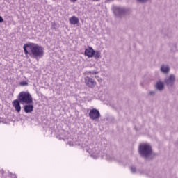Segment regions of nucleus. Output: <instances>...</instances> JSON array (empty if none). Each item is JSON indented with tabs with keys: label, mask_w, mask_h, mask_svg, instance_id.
I'll use <instances>...</instances> for the list:
<instances>
[{
	"label": "nucleus",
	"mask_w": 178,
	"mask_h": 178,
	"mask_svg": "<svg viewBox=\"0 0 178 178\" xmlns=\"http://www.w3.org/2000/svg\"><path fill=\"white\" fill-rule=\"evenodd\" d=\"M130 169H131V173H136V172H137V170L136 169V167H134V166H131L130 168Z\"/></svg>",
	"instance_id": "dca6fc26"
},
{
	"label": "nucleus",
	"mask_w": 178,
	"mask_h": 178,
	"mask_svg": "<svg viewBox=\"0 0 178 178\" xmlns=\"http://www.w3.org/2000/svg\"><path fill=\"white\" fill-rule=\"evenodd\" d=\"M175 83H176V76L173 74H171L164 79V84L168 88H172L173 86H175Z\"/></svg>",
	"instance_id": "20e7f679"
},
{
	"label": "nucleus",
	"mask_w": 178,
	"mask_h": 178,
	"mask_svg": "<svg viewBox=\"0 0 178 178\" xmlns=\"http://www.w3.org/2000/svg\"><path fill=\"white\" fill-rule=\"evenodd\" d=\"M93 56L95 59H99V58H101V51H95Z\"/></svg>",
	"instance_id": "4468645a"
},
{
	"label": "nucleus",
	"mask_w": 178,
	"mask_h": 178,
	"mask_svg": "<svg viewBox=\"0 0 178 178\" xmlns=\"http://www.w3.org/2000/svg\"><path fill=\"white\" fill-rule=\"evenodd\" d=\"M156 94V91H150L149 92V95H150L151 97H154V95Z\"/></svg>",
	"instance_id": "a211bd4d"
},
{
	"label": "nucleus",
	"mask_w": 178,
	"mask_h": 178,
	"mask_svg": "<svg viewBox=\"0 0 178 178\" xmlns=\"http://www.w3.org/2000/svg\"><path fill=\"white\" fill-rule=\"evenodd\" d=\"M69 22L71 24L76 25L79 24L80 21L79 20V17L76 16H72L69 19Z\"/></svg>",
	"instance_id": "ddd939ff"
},
{
	"label": "nucleus",
	"mask_w": 178,
	"mask_h": 178,
	"mask_svg": "<svg viewBox=\"0 0 178 178\" xmlns=\"http://www.w3.org/2000/svg\"><path fill=\"white\" fill-rule=\"evenodd\" d=\"M25 113H31L34 111V106L33 104H28L24 106Z\"/></svg>",
	"instance_id": "9b49d317"
},
{
	"label": "nucleus",
	"mask_w": 178,
	"mask_h": 178,
	"mask_svg": "<svg viewBox=\"0 0 178 178\" xmlns=\"http://www.w3.org/2000/svg\"><path fill=\"white\" fill-rule=\"evenodd\" d=\"M84 80L86 86L89 87V88H94V87L97 86V81H95L94 79L90 78V76L85 77Z\"/></svg>",
	"instance_id": "0eeeda50"
},
{
	"label": "nucleus",
	"mask_w": 178,
	"mask_h": 178,
	"mask_svg": "<svg viewBox=\"0 0 178 178\" xmlns=\"http://www.w3.org/2000/svg\"><path fill=\"white\" fill-rule=\"evenodd\" d=\"M93 1H96L97 2H98V1H100V0H93Z\"/></svg>",
	"instance_id": "412c9836"
},
{
	"label": "nucleus",
	"mask_w": 178,
	"mask_h": 178,
	"mask_svg": "<svg viewBox=\"0 0 178 178\" xmlns=\"http://www.w3.org/2000/svg\"><path fill=\"white\" fill-rule=\"evenodd\" d=\"M70 2H72L73 3H74V2H77V0H70Z\"/></svg>",
	"instance_id": "aec40b11"
},
{
	"label": "nucleus",
	"mask_w": 178,
	"mask_h": 178,
	"mask_svg": "<svg viewBox=\"0 0 178 178\" xmlns=\"http://www.w3.org/2000/svg\"><path fill=\"white\" fill-rule=\"evenodd\" d=\"M0 23H3V18L0 16Z\"/></svg>",
	"instance_id": "6ab92c4d"
},
{
	"label": "nucleus",
	"mask_w": 178,
	"mask_h": 178,
	"mask_svg": "<svg viewBox=\"0 0 178 178\" xmlns=\"http://www.w3.org/2000/svg\"><path fill=\"white\" fill-rule=\"evenodd\" d=\"M95 54V50L92 47H89L85 49L84 55L88 58H94V54Z\"/></svg>",
	"instance_id": "6e6552de"
},
{
	"label": "nucleus",
	"mask_w": 178,
	"mask_h": 178,
	"mask_svg": "<svg viewBox=\"0 0 178 178\" xmlns=\"http://www.w3.org/2000/svg\"><path fill=\"white\" fill-rule=\"evenodd\" d=\"M113 10L115 16H123V15H126V13H127V9L118 6L113 7Z\"/></svg>",
	"instance_id": "423d86ee"
},
{
	"label": "nucleus",
	"mask_w": 178,
	"mask_h": 178,
	"mask_svg": "<svg viewBox=\"0 0 178 178\" xmlns=\"http://www.w3.org/2000/svg\"><path fill=\"white\" fill-rule=\"evenodd\" d=\"M12 104L15 111L18 112V113H20V111H22V106H20V101H19V99H15L12 102Z\"/></svg>",
	"instance_id": "1a4fd4ad"
},
{
	"label": "nucleus",
	"mask_w": 178,
	"mask_h": 178,
	"mask_svg": "<svg viewBox=\"0 0 178 178\" xmlns=\"http://www.w3.org/2000/svg\"><path fill=\"white\" fill-rule=\"evenodd\" d=\"M24 52L26 56H31L34 59H38V58H42L44 56V47L38 44L29 42L26 43L23 47Z\"/></svg>",
	"instance_id": "f257e3e1"
},
{
	"label": "nucleus",
	"mask_w": 178,
	"mask_h": 178,
	"mask_svg": "<svg viewBox=\"0 0 178 178\" xmlns=\"http://www.w3.org/2000/svg\"><path fill=\"white\" fill-rule=\"evenodd\" d=\"M160 70L164 74H168L170 72V67H169V65H162Z\"/></svg>",
	"instance_id": "f8f14e48"
},
{
	"label": "nucleus",
	"mask_w": 178,
	"mask_h": 178,
	"mask_svg": "<svg viewBox=\"0 0 178 178\" xmlns=\"http://www.w3.org/2000/svg\"><path fill=\"white\" fill-rule=\"evenodd\" d=\"M89 118L92 120H98L101 118V113L97 108H92L90 110Z\"/></svg>",
	"instance_id": "39448f33"
},
{
	"label": "nucleus",
	"mask_w": 178,
	"mask_h": 178,
	"mask_svg": "<svg viewBox=\"0 0 178 178\" xmlns=\"http://www.w3.org/2000/svg\"><path fill=\"white\" fill-rule=\"evenodd\" d=\"M139 3H147L149 0H136Z\"/></svg>",
	"instance_id": "2eb2a0df"
},
{
	"label": "nucleus",
	"mask_w": 178,
	"mask_h": 178,
	"mask_svg": "<svg viewBox=\"0 0 178 178\" xmlns=\"http://www.w3.org/2000/svg\"><path fill=\"white\" fill-rule=\"evenodd\" d=\"M19 85L22 86H29V83H27V81H22L19 83Z\"/></svg>",
	"instance_id": "f3484780"
},
{
	"label": "nucleus",
	"mask_w": 178,
	"mask_h": 178,
	"mask_svg": "<svg viewBox=\"0 0 178 178\" xmlns=\"http://www.w3.org/2000/svg\"><path fill=\"white\" fill-rule=\"evenodd\" d=\"M18 101H19L20 104H33V97L29 92H21L18 95Z\"/></svg>",
	"instance_id": "7ed1b4c3"
},
{
	"label": "nucleus",
	"mask_w": 178,
	"mask_h": 178,
	"mask_svg": "<svg viewBox=\"0 0 178 178\" xmlns=\"http://www.w3.org/2000/svg\"><path fill=\"white\" fill-rule=\"evenodd\" d=\"M139 154L142 158L148 159L152 155V147L149 144L143 143L139 146Z\"/></svg>",
	"instance_id": "f03ea898"
},
{
	"label": "nucleus",
	"mask_w": 178,
	"mask_h": 178,
	"mask_svg": "<svg viewBox=\"0 0 178 178\" xmlns=\"http://www.w3.org/2000/svg\"><path fill=\"white\" fill-rule=\"evenodd\" d=\"M155 88L156 90H158V91H163V90H165V82H156V83L155 84Z\"/></svg>",
	"instance_id": "9d476101"
}]
</instances>
